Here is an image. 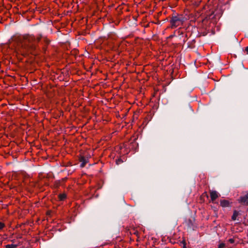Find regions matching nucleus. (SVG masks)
I'll use <instances>...</instances> for the list:
<instances>
[{
	"label": "nucleus",
	"instance_id": "obj_1",
	"mask_svg": "<svg viewBox=\"0 0 248 248\" xmlns=\"http://www.w3.org/2000/svg\"><path fill=\"white\" fill-rule=\"evenodd\" d=\"M23 41L20 43V46L25 52L33 53L37 49V46L35 42H40L42 44L48 45L49 41L46 38H43L42 35H40L36 39L32 35H25L23 36Z\"/></svg>",
	"mask_w": 248,
	"mask_h": 248
},
{
	"label": "nucleus",
	"instance_id": "obj_3",
	"mask_svg": "<svg viewBox=\"0 0 248 248\" xmlns=\"http://www.w3.org/2000/svg\"><path fill=\"white\" fill-rule=\"evenodd\" d=\"M245 194L241 196L237 201L242 205L248 206V191Z\"/></svg>",
	"mask_w": 248,
	"mask_h": 248
},
{
	"label": "nucleus",
	"instance_id": "obj_11",
	"mask_svg": "<svg viewBox=\"0 0 248 248\" xmlns=\"http://www.w3.org/2000/svg\"><path fill=\"white\" fill-rule=\"evenodd\" d=\"M123 162V161L121 158H119V159L116 160V163L117 165H119Z\"/></svg>",
	"mask_w": 248,
	"mask_h": 248
},
{
	"label": "nucleus",
	"instance_id": "obj_6",
	"mask_svg": "<svg viewBox=\"0 0 248 248\" xmlns=\"http://www.w3.org/2000/svg\"><path fill=\"white\" fill-rule=\"evenodd\" d=\"M230 202L228 201L222 200L220 201V205L222 207H226L229 206Z\"/></svg>",
	"mask_w": 248,
	"mask_h": 248
},
{
	"label": "nucleus",
	"instance_id": "obj_13",
	"mask_svg": "<svg viewBox=\"0 0 248 248\" xmlns=\"http://www.w3.org/2000/svg\"><path fill=\"white\" fill-rule=\"evenodd\" d=\"M4 224L1 222H0V230H1L4 227Z\"/></svg>",
	"mask_w": 248,
	"mask_h": 248
},
{
	"label": "nucleus",
	"instance_id": "obj_14",
	"mask_svg": "<svg viewBox=\"0 0 248 248\" xmlns=\"http://www.w3.org/2000/svg\"><path fill=\"white\" fill-rule=\"evenodd\" d=\"M228 241L231 244H233L234 243V240L233 238H230L229 239Z\"/></svg>",
	"mask_w": 248,
	"mask_h": 248
},
{
	"label": "nucleus",
	"instance_id": "obj_16",
	"mask_svg": "<svg viewBox=\"0 0 248 248\" xmlns=\"http://www.w3.org/2000/svg\"><path fill=\"white\" fill-rule=\"evenodd\" d=\"M183 248H186V242H184V245L183 246Z\"/></svg>",
	"mask_w": 248,
	"mask_h": 248
},
{
	"label": "nucleus",
	"instance_id": "obj_15",
	"mask_svg": "<svg viewBox=\"0 0 248 248\" xmlns=\"http://www.w3.org/2000/svg\"><path fill=\"white\" fill-rule=\"evenodd\" d=\"M245 51L247 52V53L248 55V46L245 48Z\"/></svg>",
	"mask_w": 248,
	"mask_h": 248
},
{
	"label": "nucleus",
	"instance_id": "obj_2",
	"mask_svg": "<svg viewBox=\"0 0 248 248\" xmlns=\"http://www.w3.org/2000/svg\"><path fill=\"white\" fill-rule=\"evenodd\" d=\"M185 20V17L182 15L172 16L170 20L171 28H173L177 27L180 24H182Z\"/></svg>",
	"mask_w": 248,
	"mask_h": 248
},
{
	"label": "nucleus",
	"instance_id": "obj_18",
	"mask_svg": "<svg viewBox=\"0 0 248 248\" xmlns=\"http://www.w3.org/2000/svg\"><path fill=\"white\" fill-rule=\"evenodd\" d=\"M43 49L44 50H46V48L45 47V46H43Z\"/></svg>",
	"mask_w": 248,
	"mask_h": 248
},
{
	"label": "nucleus",
	"instance_id": "obj_10",
	"mask_svg": "<svg viewBox=\"0 0 248 248\" xmlns=\"http://www.w3.org/2000/svg\"><path fill=\"white\" fill-rule=\"evenodd\" d=\"M59 197L60 200L63 201L66 198V194L64 193L60 194Z\"/></svg>",
	"mask_w": 248,
	"mask_h": 248
},
{
	"label": "nucleus",
	"instance_id": "obj_7",
	"mask_svg": "<svg viewBox=\"0 0 248 248\" xmlns=\"http://www.w3.org/2000/svg\"><path fill=\"white\" fill-rule=\"evenodd\" d=\"M187 225L188 228L191 229L192 230H194L195 226L194 225L193 221L192 219H189L187 222Z\"/></svg>",
	"mask_w": 248,
	"mask_h": 248
},
{
	"label": "nucleus",
	"instance_id": "obj_9",
	"mask_svg": "<svg viewBox=\"0 0 248 248\" xmlns=\"http://www.w3.org/2000/svg\"><path fill=\"white\" fill-rule=\"evenodd\" d=\"M238 215H239V213L237 211L234 210L233 211V215L232 217V220H235L236 219V217L238 216Z\"/></svg>",
	"mask_w": 248,
	"mask_h": 248
},
{
	"label": "nucleus",
	"instance_id": "obj_19",
	"mask_svg": "<svg viewBox=\"0 0 248 248\" xmlns=\"http://www.w3.org/2000/svg\"><path fill=\"white\" fill-rule=\"evenodd\" d=\"M11 241L13 242V243H14V242L15 241V240L14 239V240H12Z\"/></svg>",
	"mask_w": 248,
	"mask_h": 248
},
{
	"label": "nucleus",
	"instance_id": "obj_4",
	"mask_svg": "<svg viewBox=\"0 0 248 248\" xmlns=\"http://www.w3.org/2000/svg\"><path fill=\"white\" fill-rule=\"evenodd\" d=\"M79 160L81 162L80 167L81 168H83L85 167L86 164L88 162V158H86L83 156H80L79 158Z\"/></svg>",
	"mask_w": 248,
	"mask_h": 248
},
{
	"label": "nucleus",
	"instance_id": "obj_20",
	"mask_svg": "<svg viewBox=\"0 0 248 248\" xmlns=\"http://www.w3.org/2000/svg\"><path fill=\"white\" fill-rule=\"evenodd\" d=\"M184 242H185V240H183V241H182V243H183V244L184 245Z\"/></svg>",
	"mask_w": 248,
	"mask_h": 248
},
{
	"label": "nucleus",
	"instance_id": "obj_5",
	"mask_svg": "<svg viewBox=\"0 0 248 248\" xmlns=\"http://www.w3.org/2000/svg\"><path fill=\"white\" fill-rule=\"evenodd\" d=\"M211 199L212 202H214L217 197L218 194L216 191H212L210 192Z\"/></svg>",
	"mask_w": 248,
	"mask_h": 248
},
{
	"label": "nucleus",
	"instance_id": "obj_8",
	"mask_svg": "<svg viewBox=\"0 0 248 248\" xmlns=\"http://www.w3.org/2000/svg\"><path fill=\"white\" fill-rule=\"evenodd\" d=\"M19 245V243L17 244H8V245H6L5 247V248H16Z\"/></svg>",
	"mask_w": 248,
	"mask_h": 248
},
{
	"label": "nucleus",
	"instance_id": "obj_17",
	"mask_svg": "<svg viewBox=\"0 0 248 248\" xmlns=\"http://www.w3.org/2000/svg\"><path fill=\"white\" fill-rule=\"evenodd\" d=\"M202 35H203V36H205L207 35V33L203 32Z\"/></svg>",
	"mask_w": 248,
	"mask_h": 248
},
{
	"label": "nucleus",
	"instance_id": "obj_12",
	"mask_svg": "<svg viewBox=\"0 0 248 248\" xmlns=\"http://www.w3.org/2000/svg\"><path fill=\"white\" fill-rule=\"evenodd\" d=\"M225 247V244L223 243H221L218 245V248H223Z\"/></svg>",
	"mask_w": 248,
	"mask_h": 248
}]
</instances>
